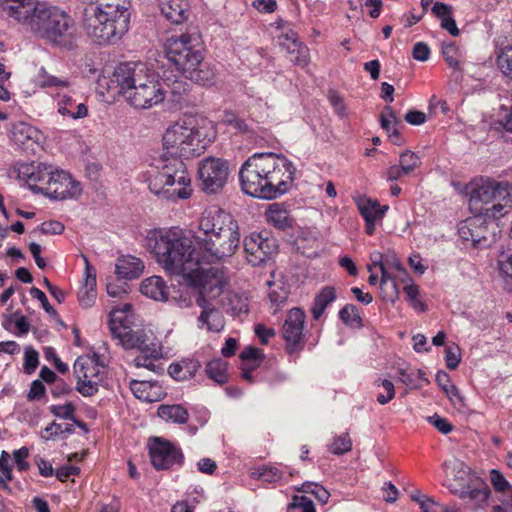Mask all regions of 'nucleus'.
<instances>
[{
	"label": "nucleus",
	"mask_w": 512,
	"mask_h": 512,
	"mask_svg": "<svg viewBox=\"0 0 512 512\" xmlns=\"http://www.w3.org/2000/svg\"><path fill=\"white\" fill-rule=\"evenodd\" d=\"M36 83L39 87L45 89H56L58 91H65L70 88V81L63 76H57L49 73L45 68H41L38 72Z\"/></svg>",
	"instance_id": "obj_32"
},
{
	"label": "nucleus",
	"mask_w": 512,
	"mask_h": 512,
	"mask_svg": "<svg viewBox=\"0 0 512 512\" xmlns=\"http://www.w3.org/2000/svg\"><path fill=\"white\" fill-rule=\"evenodd\" d=\"M461 360L460 348L456 345H449L445 348L446 366L450 370H455Z\"/></svg>",
	"instance_id": "obj_53"
},
{
	"label": "nucleus",
	"mask_w": 512,
	"mask_h": 512,
	"mask_svg": "<svg viewBox=\"0 0 512 512\" xmlns=\"http://www.w3.org/2000/svg\"><path fill=\"white\" fill-rule=\"evenodd\" d=\"M404 292L407 295L412 307L419 311H425V304L419 300V289L418 286L411 283L404 287Z\"/></svg>",
	"instance_id": "obj_54"
},
{
	"label": "nucleus",
	"mask_w": 512,
	"mask_h": 512,
	"mask_svg": "<svg viewBox=\"0 0 512 512\" xmlns=\"http://www.w3.org/2000/svg\"><path fill=\"white\" fill-rule=\"evenodd\" d=\"M270 287L268 296L272 303L280 305L284 303L288 297L289 290L283 285H277L275 282L268 281Z\"/></svg>",
	"instance_id": "obj_49"
},
{
	"label": "nucleus",
	"mask_w": 512,
	"mask_h": 512,
	"mask_svg": "<svg viewBox=\"0 0 512 512\" xmlns=\"http://www.w3.org/2000/svg\"><path fill=\"white\" fill-rule=\"evenodd\" d=\"M328 99L336 114L341 117L346 115V105L343 98L335 91H330Z\"/></svg>",
	"instance_id": "obj_62"
},
{
	"label": "nucleus",
	"mask_w": 512,
	"mask_h": 512,
	"mask_svg": "<svg viewBox=\"0 0 512 512\" xmlns=\"http://www.w3.org/2000/svg\"><path fill=\"white\" fill-rule=\"evenodd\" d=\"M237 223L230 213L222 209H207L199 219V234L193 237V243L195 238H212Z\"/></svg>",
	"instance_id": "obj_17"
},
{
	"label": "nucleus",
	"mask_w": 512,
	"mask_h": 512,
	"mask_svg": "<svg viewBox=\"0 0 512 512\" xmlns=\"http://www.w3.org/2000/svg\"><path fill=\"white\" fill-rule=\"evenodd\" d=\"M11 139L23 150L34 151L35 147L40 145L43 135L32 125L25 122H17L12 125Z\"/></svg>",
	"instance_id": "obj_22"
},
{
	"label": "nucleus",
	"mask_w": 512,
	"mask_h": 512,
	"mask_svg": "<svg viewBox=\"0 0 512 512\" xmlns=\"http://www.w3.org/2000/svg\"><path fill=\"white\" fill-rule=\"evenodd\" d=\"M160 386L150 381L131 380L130 390L133 395L145 402H155L160 398Z\"/></svg>",
	"instance_id": "obj_29"
},
{
	"label": "nucleus",
	"mask_w": 512,
	"mask_h": 512,
	"mask_svg": "<svg viewBox=\"0 0 512 512\" xmlns=\"http://www.w3.org/2000/svg\"><path fill=\"white\" fill-rule=\"evenodd\" d=\"M490 481L494 489L498 492H504L507 490L512 491V487L509 482L505 479L503 474L496 469L490 471Z\"/></svg>",
	"instance_id": "obj_55"
},
{
	"label": "nucleus",
	"mask_w": 512,
	"mask_h": 512,
	"mask_svg": "<svg viewBox=\"0 0 512 512\" xmlns=\"http://www.w3.org/2000/svg\"><path fill=\"white\" fill-rule=\"evenodd\" d=\"M140 291L143 295L156 301L168 299V287L160 276H151L142 281Z\"/></svg>",
	"instance_id": "obj_28"
},
{
	"label": "nucleus",
	"mask_w": 512,
	"mask_h": 512,
	"mask_svg": "<svg viewBox=\"0 0 512 512\" xmlns=\"http://www.w3.org/2000/svg\"><path fill=\"white\" fill-rule=\"evenodd\" d=\"M39 364L38 352L32 348H27L24 355V371L31 374Z\"/></svg>",
	"instance_id": "obj_58"
},
{
	"label": "nucleus",
	"mask_w": 512,
	"mask_h": 512,
	"mask_svg": "<svg viewBox=\"0 0 512 512\" xmlns=\"http://www.w3.org/2000/svg\"><path fill=\"white\" fill-rule=\"evenodd\" d=\"M83 259L85 262L86 277L83 286L78 291V300L82 307L89 308L95 303L97 297L96 274L90 262L88 261V258L83 256Z\"/></svg>",
	"instance_id": "obj_24"
},
{
	"label": "nucleus",
	"mask_w": 512,
	"mask_h": 512,
	"mask_svg": "<svg viewBox=\"0 0 512 512\" xmlns=\"http://www.w3.org/2000/svg\"><path fill=\"white\" fill-rule=\"evenodd\" d=\"M240 243L238 223L212 238L187 236L180 228L150 230L146 247L166 273L181 276L191 286L219 288V270L208 267L212 263L231 257Z\"/></svg>",
	"instance_id": "obj_1"
},
{
	"label": "nucleus",
	"mask_w": 512,
	"mask_h": 512,
	"mask_svg": "<svg viewBox=\"0 0 512 512\" xmlns=\"http://www.w3.org/2000/svg\"><path fill=\"white\" fill-rule=\"evenodd\" d=\"M82 189L78 181L72 176L54 167L53 179L44 188V195L55 200L74 198L81 194Z\"/></svg>",
	"instance_id": "obj_19"
},
{
	"label": "nucleus",
	"mask_w": 512,
	"mask_h": 512,
	"mask_svg": "<svg viewBox=\"0 0 512 512\" xmlns=\"http://www.w3.org/2000/svg\"><path fill=\"white\" fill-rule=\"evenodd\" d=\"M489 489L488 488H482V489H472L469 491H463L461 493V498L468 499L470 501H473V506L475 508L481 507L484 503H486L488 497H489Z\"/></svg>",
	"instance_id": "obj_45"
},
{
	"label": "nucleus",
	"mask_w": 512,
	"mask_h": 512,
	"mask_svg": "<svg viewBox=\"0 0 512 512\" xmlns=\"http://www.w3.org/2000/svg\"><path fill=\"white\" fill-rule=\"evenodd\" d=\"M398 379L411 388H420L422 385L418 383L419 381L426 384L429 383L428 378L425 376V372L421 369L410 372L405 369H400L398 371Z\"/></svg>",
	"instance_id": "obj_37"
},
{
	"label": "nucleus",
	"mask_w": 512,
	"mask_h": 512,
	"mask_svg": "<svg viewBox=\"0 0 512 512\" xmlns=\"http://www.w3.org/2000/svg\"><path fill=\"white\" fill-rule=\"evenodd\" d=\"M352 449V441L348 433L335 436L328 450L334 455H342Z\"/></svg>",
	"instance_id": "obj_39"
},
{
	"label": "nucleus",
	"mask_w": 512,
	"mask_h": 512,
	"mask_svg": "<svg viewBox=\"0 0 512 512\" xmlns=\"http://www.w3.org/2000/svg\"><path fill=\"white\" fill-rule=\"evenodd\" d=\"M158 416L166 422L185 424L188 421V411L181 405H161L157 411Z\"/></svg>",
	"instance_id": "obj_35"
},
{
	"label": "nucleus",
	"mask_w": 512,
	"mask_h": 512,
	"mask_svg": "<svg viewBox=\"0 0 512 512\" xmlns=\"http://www.w3.org/2000/svg\"><path fill=\"white\" fill-rule=\"evenodd\" d=\"M228 175L229 164L221 158L206 157L198 164L199 185L206 193L220 191L226 184Z\"/></svg>",
	"instance_id": "obj_12"
},
{
	"label": "nucleus",
	"mask_w": 512,
	"mask_h": 512,
	"mask_svg": "<svg viewBox=\"0 0 512 512\" xmlns=\"http://www.w3.org/2000/svg\"><path fill=\"white\" fill-rule=\"evenodd\" d=\"M118 311L120 310L114 308L111 312L109 325L113 337L117 339L125 349L137 348L140 350L145 347V345L149 344L147 342V337L142 330H132L113 318Z\"/></svg>",
	"instance_id": "obj_21"
},
{
	"label": "nucleus",
	"mask_w": 512,
	"mask_h": 512,
	"mask_svg": "<svg viewBox=\"0 0 512 512\" xmlns=\"http://www.w3.org/2000/svg\"><path fill=\"white\" fill-rule=\"evenodd\" d=\"M151 75L143 63L126 62L118 65L111 77V85L117 89L119 95L127 100L130 90L136 91Z\"/></svg>",
	"instance_id": "obj_11"
},
{
	"label": "nucleus",
	"mask_w": 512,
	"mask_h": 512,
	"mask_svg": "<svg viewBox=\"0 0 512 512\" xmlns=\"http://www.w3.org/2000/svg\"><path fill=\"white\" fill-rule=\"evenodd\" d=\"M421 164V160L417 154L412 151H405L400 155L399 165L407 174L413 172Z\"/></svg>",
	"instance_id": "obj_46"
},
{
	"label": "nucleus",
	"mask_w": 512,
	"mask_h": 512,
	"mask_svg": "<svg viewBox=\"0 0 512 512\" xmlns=\"http://www.w3.org/2000/svg\"><path fill=\"white\" fill-rule=\"evenodd\" d=\"M290 55V61L298 66L305 67L310 60L309 48L302 42L298 43L293 48L285 49Z\"/></svg>",
	"instance_id": "obj_38"
},
{
	"label": "nucleus",
	"mask_w": 512,
	"mask_h": 512,
	"mask_svg": "<svg viewBox=\"0 0 512 512\" xmlns=\"http://www.w3.org/2000/svg\"><path fill=\"white\" fill-rule=\"evenodd\" d=\"M74 431V427L71 424L62 425L53 421L44 429L42 438L50 440L56 438L58 435L73 434Z\"/></svg>",
	"instance_id": "obj_40"
},
{
	"label": "nucleus",
	"mask_w": 512,
	"mask_h": 512,
	"mask_svg": "<svg viewBox=\"0 0 512 512\" xmlns=\"http://www.w3.org/2000/svg\"><path fill=\"white\" fill-rule=\"evenodd\" d=\"M130 0H95L87 4L82 16L85 35L101 46L116 44L130 26Z\"/></svg>",
	"instance_id": "obj_4"
},
{
	"label": "nucleus",
	"mask_w": 512,
	"mask_h": 512,
	"mask_svg": "<svg viewBox=\"0 0 512 512\" xmlns=\"http://www.w3.org/2000/svg\"><path fill=\"white\" fill-rule=\"evenodd\" d=\"M339 317L346 324H354V323L360 321L358 309L356 308V306H354L352 304L345 305L339 311Z\"/></svg>",
	"instance_id": "obj_56"
},
{
	"label": "nucleus",
	"mask_w": 512,
	"mask_h": 512,
	"mask_svg": "<svg viewBox=\"0 0 512 512\" xmlns=\"http://www.w3.org/2000/svg\"><path fill=\"white\" fill-rule=\"evenodd\" d=\"M222 122L224 125L231 127L239 133H246L249 130L246 121L232 111L224 112Z\"/></svg>",
	"instance_id": "obj_41"
},
{
	"label": "nucleus",
	"mask_w": 512,
	"mask_h": 512,
	"mask_svg": "<svg viewBox=\"0 0 512 512\" xmlns=\"http://www.w3.org/2000/svg\"><path fill=\"white\" fill-rule=\"evenodd\" d=\"M140 354L135 357L134 364L138 368H146L153 372H160L163 370L161 365L157 364L162 357L161 347L154 342H150L139 350Z\"/></svg>",
	"instance_id": "obj_25"
},
{
	"label": "nucleus",
	"mask_w": 512,
	"mask_h": 512,
	"mask_svg": "<svg viewBox=\"0 0 512 512\" xmlns=\"http://www.w3.org/2000/svg\"><path fill=\"white\" fill-rule=\"evenodd\" d=\"M185 290H183V294L185 297L179 300V306L189 307L192 305V300L190 296V290L199 289L196 295V303L198 306L202 308L201 314L198 317V326L203 328L206 326L208 331L211 332H220L224 328V317L222 313L215 308L210 302H208L204 298V292L209 289L213 290L214 288H210L207 286L205 289L201 287L191 286L188 283Z\"/></svg>",
	"instance_id": "obj_10"
},
{
	"label": "nucleus",
	"mask_w": 512,
	"mask_h": 512,
	"mask_svg": "<svg viewBox=\"0 0 512 512\" xmlns=\"http://www.w3.org/2000/svg\"><path fill=\"white\" fill-rule=\"evenodd\" d=\"M143 262L134 256H123L117 260L115 273L121 279H133L143 272Z\"/></svg>",
	"instance_id": "obj_27"
},
{
	"label": "nucleus",
	"mask_w": 512,
	"mask_h": 512,
	"mask_svg": "<svg viewBox=\"0 0 512 512\" xmlns=\"http://www.w3.org/2000/svg\"><path fill=\"white\" fill-rule=\"evenodd\" d=\"M279 44L284 48H293L294 46L300 43L298 34L293 31L292 29H288L287 31H284L279 35Z\"/></svg>",
	"instance_id": "obj_61"
},
{
	"label": "nucleus",
	"mask_w": 512,
	"mask_h": 512,
	"mask_svg": "<svg viewBox=\"0 0 512 512\" xmlns=\"http://www.w3.org/2000/svg\"><path fill=\"white\" fill-rule=\"evenodd\" d=\"M54 103L57 112L62 117L73 120L83 119L88 115V107L82 101H79V95L71 90L58 91L53 94Z\"/></svg>",
	"instance_id": "obj_20"
},
{
	"label": "nucleus",
	"mask_w": 512,
	"mask_h": 512,
	"mask_svg": "<svg viewBox=\"0 0 512 512\" xmlns=\"http://www.w3.org/2000/svg\"><path fill=\"white\" fill-rule=\"evenodd\" d=\"M497 63L504 75L509 77L512 74V46H507L501 51Z\"/></svg>",
	"instance_id": "obj_52"
},
{
	"label": "nucleus",
	"mask_w": 512,
	"mask_h": 512,
	"mask_svg": "<svg viewBox=\"0 0 512 512\" xmlns=\"http://www.w3.org/2000/svg\"><path fill=\"white\" fill-rule=\"evenodd\" d=\"M299 490L314 495L322 504H326L330 497V493L323 486L315 482H305Z\"/></svg>",
	"instance_id": "obj_42"
},
{
	"label": "nucleus",
	"mask_w": 512,
	"mask_h": 512,
	"mask_svg": "<svg viewBox=\"0 0 512 512\" xmlns=\"http://www.w3.org/2000/svg\"><path fill=\"white\" fill-rule=\"evenodd\" d=\"M469 207L485 219H499L512 207V185L491 178L481 177L471 183Z\"/></svg>",
	"instance_id": "obj_8"
},
{
	"label": "nucleus",
	"mask_w": 512,
	"mask_h": 512,
	"mask_svg": "<svg viewBox=\"0 0 512 512\" xmlns=\"http://www.w3.org/2000/svg\"><path fill=\"white\" fill-rule=\"evenodd\" d=\"M253 474L257 479L267 483H275L282 478V472L274 466H263Z\"/></svg>",
	"instance_id": "obj_47"
},
{
	"label": "nucleus",
	"mask_w": 512,
	"mask_h": 512,
	"mask_svg": "<svg viewBox=\"0 0 512 512\" xmlns=\"http://www.w3.org/2000/svg\"><path fill=\"white\" fill-rule=\"evenodd\" d=\"M442 54L447 64L452 68H457L459 65L460 53L457 46L450 42L443 44Z\"/></svg>",
	"instance_id": "obj_51"
},
{
	"label": "nucleus",
	"mask_w": 512,
	"mask_h": 512,
	"mask_svg": "<svg viewBox=\"0 0 512 512\" xmlns=\"http://www.w3.org/2000/svg\"><path fill=\"white\" fill-rule=\"evenodd\" d=\"M412 56L417 61H427L430 57V48L424 42H417L412 50Z\"/></svg>",
	"instance_id": "obj_64"
},
{
	"label": "nucleus",
	"mask_w": 512,
	"mask_h": 512,
	"mask_svg": "<svg viewBox=\"0 0 512 512\" xmlns=\"http://www.w3.org/2000/svg\"><path fill=\"white\" fill-rule=\"evenodd\" d=\"M206 373L210 379L218 384H224L228 381L227 363L221 359L208 362Z\"/></svg>",
	"instance_id": "obj_36"
},
{
	"label": "nucleus",
	"mask_w": 512,
	"mask_h": 512,
	"mask_svg": "<svg viewBox=\"0 0 512 512\" xmlns=\"http://www.w3.org/2000/svg\"><path fill=\"white\" fill-rule=\"evenodd\" d=\"M287 512H316L313 501L306 496L295 495Z\"/></svg>",
	"instance_id": "obj_43"
},
{
	"label": "nucleus",
	"mask_w": 512,
	"mask_h": 512,
	"mask_svg": "<svg viewBox=\"0 0 512 512\" xmlns=\"http://www.w3.org/2000/svg\"><path fill=\"white\" fill-rule=\"evenodd\" d=\"M50 412L57 418L65 420H74L76 407L72 402H67L63 405H51Z\"/></svg>",
	"instance_id": "obj_50"
},
{
	"label": "nucleus",
	"mask_w": 512,
	"mask_h": 512,
	"mask_svg": "<svg viewBox=\"0 0 512 512\" xmlns=\"http://www.w3.org/2000/svg\"><path fill=\"white\" fill-rule=\"evenodd\" d=\"M380 385L383 387L384 393L377 395V401L379 404L385 405L395 397V388L394 384L388 379L382 380Z\"/></svg>",
	"instance_id": "obj_59"
},
{
	"label": "nucleus",
	"mask_w": 512,
	"mask_h": 512,
	"mask_svg": "<svg viewBox=\"0 0 512 512\" xmlns=\"http://www.w3.org/2000/svg\"><path fill=\"white\" fill-rule=\"evenodd\" d=\"M497 264L500 274L503 277L512 279V251H500L497 257Z\"/></svg>",
	"instance_id": "obj_48"
},
{
	"label": "nucleus",
	"mask_w": 512,
	"mask_h": 512,
	"mask_svg": "<svg viewBox=\"0 0 512 512\" xmlns=\"http://www.w3.org/2000/svg\"><path fill=\"white\" fill-rule=\"evenodd\" d=\"M244 252L248 263L260 266L276 254L278 245L268 233H251L243 240Z\"/></svg>",
	"instance_id": "obj_13"
},
{
	"label": "nucleus",
	"mask_w": 512,
	"mask_h": 512,
	"mask_svg": "<svg viewBox=\"0 0 512 512\" xmlns=\"http://www.w3.org/2000/svg\"><path fill=\"white\" fill-rule=\"evenodd\" d=\"M0 8L35 36L71 48L73 19L63 10L38 0H0Z\"/></svg>",
	"instance_id": "obj_2"
},
{
	"label": "nucleus",
	"mask_w": 512,
	"mask_h": 512,
	"mask_svg": "<svg viewBox=\"0 0 512 512\" xmlns=\"http://www.w3.org/2000/svg\"><path fill=\"white\" fill-rule=\"evenodd\" d=\"M165 91L162 85L156 80L155 75H151L142 85L136 88V91L130 90L125 100L135 109H150L163 102Z\"/></svg>",
	"instance_id": "obj_14"
},
{
	"label": "nucleus",
	"mask_w": 512,
	"mask_h": 512,
	"mask_svg": "<svg viewBox=\"0 0 512 512\" xmlns=\"http://www.w3.org/2000/svg\"><path fill=\"white\" fill-rule=\"evenodd\" d=\"M74 374L77 379L76 390L84 397L95 395L105 374V366L98 354L79 356L74 363Z\"/></svg>",
	"instance_id": "obj_9"
},
{
	"label": "nucleus",
	"mask_w": 512,
	"mask_h": 512,
	"mask_svg": "<svg viewBox=\"0 0 512 512\" xmlns=\"http://www.w3.org/2000/svg\"><path fill=\"white\" fill-rule=\"evenodd\" d=\"M336 300V292L334 287L325 286L315 296L311 314L315 320H318L324 313L325 309Z\"/></svg>",
	"instance_id": "obj_33"
},
{
	"label": "nucleus",
	"mask_w": 512,
	"mask_h": 512,
	"mask_svg": "<svg viewBox=\"0 0 512 512\" xmlns=\"http://www.w3.org/2000/svg\"><path fill=\"white\" fill-rule=\"evenodd\" d=\"M240 358L243 361L260 363L263 359L262 350L256 347H246L240 354Z\"/></svg>",
	"instance_id": "obj_63"
},
{
	"label": "nucleus",
	"mask_w": 512,
	"mask_h": 512,
	"mask_svg": "<svg viewBox=\"0 0 512 512\" xmlns=\"http://www.w3.org/2000/svg\"><path fill=\"white\" fill-rule=\"evenodd\" d=\"M18 179L34 193L44 195V188L53 179V165L45 163H23L17 169Z\"/></svg>",
	"instance_id": "obj_15"
},
{
	"label": "nucleus",
	"mask_w": 512,
	"mask_h": 512,
	"mask_svg": "<svg viewBox=\"0 0 512 512\" xmlns=\"http://www.w3.org/2000/svg\"><path fill=\"white\" fill-rule=\"evenodd\" d=\"M201 364L196 359H183L178 363H172L168 368L169 375L178 381H184L193 378Z\"/></svg>",
	"instance_id": "obj_30"
},
{
	"label": "nucleus",
	"mask_w": 512,
	"mask_h": 512,
	"mask_svg": "<svg viewBox=\"0 0 512 512\" xmlns=\"http://www.w3.org/2000/svg\"><path fill=\"white\" fill-rule=\"evenodd\" d=\"M151 463L157 470H167L183 461L181 450L162 438H154L149 446Z\"/></svg>",
	"instance_id": "obj_18"
},
{
	"label": "nucleus",
	"mask_w": 512,
	"mask_h": 512,
	"mask_svg": "<svg viewBox=\"0 0 512 512\" xmlns=\"http://www.w3.org/2000/svg\"><path fill=\"white\" fill-rule=\"evenodd\" d=\"M305 320V312L298 307L290 309L287 313L282 326V336L285 340V348L290 354L298 352L303 348Z\"/></svg>",
	"instance_id": "obj_16"
},
{
	"label": "nucleus",
	"mask_w": 512,
	"mask_h": 512,
	"mask_svg": "<svg viewBox=\"0 0 512 512\" xmlns=\"http://www.w3.org/2000/svg\"><path fill=\"white\" fill-rule=\"evenodd\" d=\"M162 15L173 24H182L188 18L186 0H159Z\"/></svg>",
	"instance_id": "obj_26"
},
{
	"label": "nucleus",
	"mask_w": 512,
	"mask_h": 512,
	"mask_svg": "<svg viewBox=\"0 0 512 512\" xmlns=\"http://www.w3.org/2000/svg\"><path fill=\"white\" fill-rule=\"evenodd\" d=\"M30 295L33 298L37 299L41 303L42 308L45 310L46 313H48L51 316L57 315L56 310L54 309L53 306L50 305V303L43 291H41L40 289H38L36 287H32L30 289Z\"/></svg>",
	"instance_id": "obj_60"
},
{
	"label": "nucleus",
	"mask_w": 512,
	"mask_h": 512,
	"mask_svg": "<svg viewBox=\"0 0 512 512\" xmlns=\"http://www.w3.org/2000/svg\"><path fill=\"white\" fill-rule=\"evenodd\" d=\"M214 123L206 117L190 115L171 124L163 134V151L169 156L192 159L202 155L215 140Z\"/></svg>",
	"instance_id": "obj_5"
},
{
	"label": "nucleus",
	"mask_w": 512,
	"mask_h": 512,
	"mask_svg": "<svg viewBox=\"0 0 512 512\" xmlns=\"http://www.w3.org/2000/svg\"><path fill=\"white\" fill-rule=\"evenodd\" d=\"M265 215L267 221L277 229L284 230L292 225L289 212L281 203L270 204Z\"/></svg>",
	"instance_id": "obj_31"
},
{
	"label": "nucleus",
	"mask_w": 512,
	"mask_h": 512,
	"mask_svg": "<svg viewBox=\"0 0 512 512\" xmlns=\"http://www.w3.org/2000/svg\"><path fill=\"white\" fill-rule=\"evenodd\" d=\"M485 220L483 216L474 214V217L461 222L458 227L461 239L470 241L473 245L485 244L488 240L487 228L483 225Z\"/></svg>",
	"instance_id": "obj_23"
},
{
	"label": "nucleus",
	"mask_w": 512,
	"mask_h": 512,
	"mask_svg": "<svg viewBox=\"0 0 512 512\" xmlns=\"http://www.w3.org/2000/svg\"><path fill=\"white\" fill-rule=\"evenodd\" d=\"M165 53L186 78L202 84L209 81V71L204 70V47L197 32L170 36L165 43Z\"/></svg>",
	"instance_id": "obj_7"
},
{
	"label": "nucleus",
	"mask_w": 512,
	"mask_h": 512,
	"mask_svg": "<svg viewBox=\"0 0 512 512\" xmlns=\"http://www.w3.org/2000/svg\"><path fill=\"white\" fill-rule=\"evenodd\" d=\"M13 479L10 465V454L2 451L0 456V487L7 488V483Z\"/></svg>",
	"instance_id": "obj_44"
},
{
	"label": "nucleus",
	"mask_w": 512,
	"mask_h": 512,
	"mask_svg": "<svg viewBox=\"0 0 512 512\" xmlns=\"http://www.w3.org/2000/svg\"><path fill=\"white\" fill-rule=\"evenodd\" d=\"M150 191L165 200L177 201L191 197V178L183 159L164 151L148 177Z\"/></svg>",
	"instance_id": "obj_6"
},
{
	"label": "nucleus",
	"mask_w": 512,
	"mask_h": 512,
	"mask_svg": "<svg viewBox=\"0 0 512 512\" xmlns=\"http://www.w3.org/2000/svg\"><path fill=\"white\" fill-rule=\"evenodd\" d=\"M14 321L16 326V334L17 335H26L30 330V324L27 318L20 313V311H16L9 316V322Z\"/></svg>",
	"instance_id": "obj_57"
},
{
	"label": "nucleus",
	"mask_w": 512,
	"mask_h": 512,
	"mask_svg": "<svg viewBox=\"0 0 512 512\" xmlns=\"http://www.w3.org/2000/svg\"><path fill=\"white\" fill-rule=\"evenodd\" d=\"M358 209L365 221L379 220L384 216L387 206L381 207L377 200L362 197L357 202Z\"/></svg>",
	"instance_id": "obj_34"
},
{
	"label": "nucleus",
	"mask_w": 512,
	"mask_h": 512,
	"mask_svg": "<svg viewBox=\"0 0 512 512\" xmlns=\"http://www.w3.org/2000/svg\"><path fill=\"white\" fill-rule=\"evenodd\" d=\"M295 172L293 163L283 155L255 153L242 164L239 179L245 194L272 200L289 190Z\"/></svg>",
	"instance_id": "obj_3"
}]
</instances>
